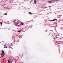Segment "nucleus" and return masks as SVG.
Masks as SVG:
<instances>
[{
	"label": "nucleus",
	"mask_w": 63,
	"mask_h": 63,
	"mask_svg": "<svg viewBox=\"0 0 63 63\" xmlns=\"http://www.w3.org/2000/svg\"><path fill=\"white\" fill-rule=\"evenodd\" d=\"M2 54H1V55L2 56H4V52L3 50H2Z\"/></svg>",
	"instance_id": "f257e3e1"
},
{
	"label": "nucleus",
	"mask_w": 63,
	"mask_h": 63,
	"mask_svg": "<svg viewBox=\"0 0 63 63\" xmlns=\"http://www.w3.org/2000/svg\"><path fill=\"white\" fill-rule=\"evenodd\" d=\"M57 19H55L54 20H50V21H54L55 20H56Z\"/></svg>",
	"instance_id": "f03ea898"
},
{
	"label": "nucleus",
	"mask_w": 63,
	"mask_h": 63,
	"mask_svg": "<svg viewBox=\"0 0 63 63\" xmlns=\"http://www.w3.org/2000/svg\"><path fill=\"white\" fill-rule=\"evenodd\" d=\"M52 36L54 37H55V34H53L52 35Z\"/></svg>",
	"instance_id": "7ed1b4c3"
},
{
	"label": "nucleus",
	"mask_w": 63,
	"mask_h": 63,
	"mask_svg": "<svg viewBox=\"0 0 63 63\" xmlns=\"http://www.w3.org/2000/svg\"><path fill=\"white\" fill-rule=\"evenodd\" d=\"M47 2L48 3H52V1H47Z\"/></svg>",
	"instance_id": "20e7f679"
},
{
	"label": "nucleus",
	"mask_w": 63,
	"mask_h": 63,
	"mask_svg": "<svg viewBox=\"0 0 63 63\" xmlns=\"http://www.w3.org/2000/svg\"><path fill=\"white\" fill-rule=\"evenodd\" d=\"M34 4H36V0H34Z\"/></svg>",
	"instance_id": "39448f33"
},
{
	"label": "nucleus",
	"mask_w": 63,
	"mask_h": 63,
	"mask_svg": "<svg viewBox=\"0 0 63 63\" xmlns=\"http://www.w3.org/2000/svg\"><path fill=\"white\" fill-rule=\"evenodd\" d=\"M8 63H11V61H10L9 60H8Z\"/></svg>",
	"instance_id": "423d86ee"
},
{
	"label": "nucleus",
	"mask_w": 63,
	"mask_h": 63,
	"mask_svg": "<svg viewBox=\"0 0 63 63\" xmlns=\"http://www.w3.org/2000/svg\"><path fill=\"white\" fill-rule=\"evenodd\" d=\"M7 13H5L4 14V15H7Z\"/></svg>",
	"instance_id": "0eeeda50"
},
{
	"label": "nucleus",
	"mask_w": 63,
	"mask_h": 63,
	"mask_svg": "<svg viewBox=\"0 0 63 63\" xmlns=\"http://www.w3.org/2000/svg\"><path fill=\"white\" fill-rule=\"evenodd\" d=\"M0 24H1V25H2V22H0Z\"/></svg>",
	"instance_id": "6e6552de"
},
{
	"label": "nucleus",
	"mask_w": 63,
	"mask_h": 63,
	"mask_svg": "<svg viewBox=\"0 0 63 63\" xmlns=\"http://www.w3.org/2000/svg\"><path fill=\"white\" fill-rule=\"evenodd\" d=\"M21 32L19 30L17 32Z\"/></svg>",
	"instance_id": "1a4fd4ad"
},
{
	"label": "nucleus",
	"mask_w": 63,
	"mask_h": 63,
	"mask_svg": "<svg viewBox=\"0 0 63 63\" xmlns=\"http://www.w3.org/2000/svg\"><path fill=\"white\" fill-rule=\"evenodd\" d=\"M22 25H23V24H24L23 23H22L21 24Z\"/></svg>",
	"instance_id": "9d476101"
},
{
	"label": "nucleus",
	"mask_w": 63,
	"mask_h": 63,
	"mask_svg": "<svg viewBox=\"0 0 63 63\" xmlns=\"http://www.w3.org/2000/svg\"><path fill=\"white\" fill-rule=\"evenodd\" d=\"M29 14H32V13H31V12H29Z\"/></svg>",
	"instance_id": "9b49d317"
},
{
	"label": "nucleus",
	"mask_w": 63,
	"mask_h": 63,
	"mask_svg": "<svg viewBox=\"0 0 63 63\" xmlns=\"http://www.w3.org/2000/svg\"><path fill=\"white\" fill-rule=\"evenodd\" d=\"M6 48H7V47H6Z\"/></svg>",
	"instance_id": "f8f14e48"
},
{
	"label": "nucleus",
	"mask_w": 63,
	"mask_h": 63,
	"mask_svg": "<svg viewBox=\"0 0 63 63\" xmlns=\"http://www.w3.org/2000/svg\"><path fill=\"white\" fill-rule=\"evenodd\" d=\"M51 7V6H49V7Z\"/></svg>",
	"instance_id": "ddd939ff"
},
{
	"label": "nucleus",
	"mask_w": 63,
	"mask_h": 63,
	"mask_svg": "<svg viewBox=\"0 0 63 63\" xmlns=\"http://www.w3.org/2000/svg\"><path fill=\"white\" fill-rule=\"evenodd\" d=\"M16 20H15V21H14V22H16Z\"/></svg>",
	"instance_id": "4468645a"
},
{
	"label": "nucleus",
	"mask_w": 63,
	"mask_h": 63,
	"mask_svg": "<svg viewBox=\"0 0 63 63\" xmlns=\"http://www.w3.org/2000/svg\"><path fill=\"white\" fill-rule=\"evenodd\" d=\"M4 48H5V47H4Z\"/></svg>",
	"instance_id": "2eb2a0df"
},
{
	"label": "nucleus",
	"mask_w": 63,
	"mask_h": 63,
	"mask_svg": "<svg viewBox=\"0 0 63 63\" xmlns=\"http://www.w3.org/2000/svg\"><path fill=\"white\" fill-rule=\"evenodd\" d=\"M4 46H5V45H4Z\"/></svg>",
	"instance_id": "dca6fc26"
}]
</instances>
